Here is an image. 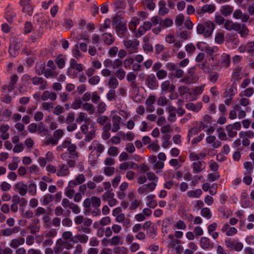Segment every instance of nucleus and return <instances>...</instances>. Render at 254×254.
Listing matches in <instances>:
<instances>
[{
	"mask_svg": "<svg viewBox=\"0 0 254 254\" xmlns=\"http://www.w3.org/2000/svg\"><path fill=\"white\" fill-rule=\"evenodd\" d=\"M67 148V153L70 154L71 159H77L78 157V153L76 151L77 147L75 144L71 143L70 141L65 140L62 144L57 148L58 151L61 152L64 149Z\"/></svg>",
	"mask_w": 254,
	"mask_h": 254,
	"instance_id": "f03ea898",
	"label": "nucleus"
},
{
	"mask_svg": "<svg viewBox=\"0 0 254 254\" xmlns=\"http://www.w3.org/2000/svg\"><path fill=\"white\" fill-rule=\"evenodd\" d=\"M109 86L113 89H115L119 85V82L116 78H111L108 82Z\"/></svg>",
	"mask_w": 254,
	"mask_h": 254,
	"instance_id": "c03bdc74",
	"label": "nucleus"
},
{
	"mask_svg": "<svg viewBox=\"0 0 254 254\" xmlns=\"http://www.w3.org/2000/svg\"><path fill=\"white\" fill-rule=\"evenodd\" d=\"M156 187V183L154 182H151L139 187L137 189V192L139 194L147 193L148 192L153 191L155 190Z\"/></svg>",
	"mask_w": 254,
	"mask_h": 254,
	"instance_id": "0eeeda50",
	"label": "nucleus"
},
{
	"mask_svg": "<svg viewBox=\"0 0 254 254\" xmlns=\"http://www.w3.org/2000/svg\"><path fill=\"white\" fill-rule=\"evenodd\" d=\"M200 214L202 216L208 219H210L212 216L210 210L207 207L202 208L201 210Z\"/></svg>",
	"mask_w": 254,
	"mask_h": 254,
	"instance_id": "a19ab883",
	"label": "nucleus"
},
{
	"mask_svg": "<svg viewBox=\"0 0 254 254\" xmlns=\"http://www.w3.org/2000/svg\"><path fill=\"white\" fill-rule=\"evenodd\" d=\"M115 29L118 35L121 37L125 36L127 30L125 23L121 26H118L117 27H115Z\"/></svg>",
	"mask_w": 254,
	"mask_h": 254,
	"instance_id": "bb28decb",
	"label": "nucleus"
},
{
	"mask_svg": "<svg viewBox=\"0 0 254 254\" xmlns=\"http://www.w3.org/2000/svg\"><path fill=\"white\" fill-rule=\"evenodd\" d=\"M37 130L42 136H47L49 132L48 129L46 128L45 126L42 122L38 124Z\"/></svg>",
	"mask_w": 254,
	"mask_h": 254,
	"instance_id": "c85d7f7f",
	"label": "nucleus"
},
{
	"mask_svg": "<svg viewBox=\"0 0 254 254\" xmlns=\"http://www.w3.org/2000/svg\"><path fill=\"white\" fill-rule=\"evenodd\" d=\"M205 168L204 161H197L192 164L193 172L194 173H198L202 171Z\"/></svg>",
	"mask_w": 254,
	"mask_h": 254,
	"instance_id": "412c9836",
	"label": "nucleus"
},
{
	"mask_svg": "<svg viewBox=\"0 0 254 254\" xmlns=\"http://www.w3.org/2000/svg\"><path fill=\"white\" fill-rule=\"evenodd\" d=\"M235 242L234 240L229 238L225 241V243L226 247L230 250H232L234 249Z\"/></svg>",
	"mask_w": 254,
	"mask_h": 254,
	"instance_id": "0e129e2a",
	"label": "nucleus"
},
{
	"mask_svg": "<svg viewBox=\"0 0 254 254\" xmlns=\"http://www.w3.org/2000/svg\"><path fill=\"white\" fill-rule=\"evenodd\" d=\"M66 242L63 241H58L56 244V246L54 249L55 253L59 254L64 249H66V246H65Z\"/></svg>",
	"mask_w": 254,
	"mask_h": 254,
	"instance_id": "7c9ffc66",
	"label": "nucleus"
},
{
	"mask_svg": "<svg viewBox=\"0 0 254 254\" xmlns=\"http://www.w3.org/2000/svg\"><path fill=\"white\" fill-rule=\"evenodd\" d=\"M89 149L93 150L95 151L96 153L97 154V156H100V154L103 153L105 150L104 146L100 143L97 140H94L91 145L89 147Z\"/></svg>",
	"mask_w": 254,
	"mask_h": 254,
	"instance_id": "9d476101",
	"label": "nucleus"
},
{
	"mask_svg": "<svg viewBox=\"0 0 254 254\" xmlns=\"http://www.w3.org/2000/svg\"><path fill=\"white\" fill-rule=\"evenodd\" d=\"M171 136L168 134H165L162 137L163 142L162 146L164 148H167L171 145L170 141Z\"/></svg>",
	"mask_w": 254,
	"mask_h": 254,
	"instance_id": "58836bf2",
	"label": "nucleus"
},
{
	"mask_svg": "<svg viewBox=\"0 0 254 254\" xmlns=\"http://www.w3.org/2000/svg\"><path fill=\"white\" fill-rule=\"evenodd\" d=\"M215 10V6L213 4H205L200 9L203 12L212 13Z\"/></svg>",
	"mask_w": 254,
	"mask_h": 254,
	"instance_id": "72a5a7b5",
	"label": "nucleus"
},
{
	"mask_svg": "<svg viewBox=\"0 0 254 254\" xmlns=\"http://www.w3.org/2000/svg\"><path fill=\"white\" fill-rule=\"evenodd\" d=\"M18 80V76L15 74L11 77L10 82L8 86V91L11 92L13 89H14V85Z\"/></svg>",
	"mask_w": 254,
	"mask_h": 254,
	"instance_id": "c9c22d12",
	"label": "nucleus"
},
{
	"mask_svg": "<svg viewBox=\"0 0 254 254\" xmlns=\"http://www.w3.org/2000/svg\"><path fill=\"white\" fill-rule=\"evenodd\" d=\"M76 229L77 231L79 233L90 234L91 232V229L90 228L84 226L83 225L77 227Z\"/></svg>",
	"mask_w": 254,
	"mask_h": 254,
	"instance_id": "3c124183",
	"label": "nucleus"
},
{
	"mask_svg": "<svg viewBox=\"0 0 254 254\" xmlns=\"http://www.w3.org/2000/svg\"><path fill=\"white\" fill-rule=\"evenodd\" d=\"M239 31L241 37H243L247 36L249 33V29L245 24L241 25V29Z\"/></svg>",
	"mask_w": 254,
	"mask_h": 254,
	"instance_id": "bf43d9fd",
	"label": "nucleus"
},
{
	"mask_svg": "<svg viewBox=\"0 0 254 254\" xmlns=\"http://www.w3.org/2000/svg\"><path fill=\"white\" fill-rule=\"evenodd\" d=\"M54 198V196L50 193L46 194L43 198V204L47 205L53 201Z\"/></svg>",
	"mask_w": 254,
	"mask_h": 254,
	"instance_id": "f704fd0d",
	"label": "nucleus"
},
{
	"mask_svg": "<svg viewBox=\"0 0 254 254\" xmlns=\"http://www.w3.org/2000/svg\"><path fill=\"white\" fill-rule=\"evenodd\" d=\"M33 25L30 21H26L24 24V32L25 34H28L33 31Z\"/></svg>",
	"mask_w": 254,
	"mask_h": 254,
	"instance_id": "ea45409f",
	"label": "nucleus"
},
{
	"mask_svg": "<svg viewBox=\"0 0 254 254\" xmlns=\"http://www.w3.org/2000/svg\"><path fill=\"white\" fill-rule=\"evenodd\" d=\"M19 4L22 7V11L26 13L29 16L32 15L33 6L30 2V0H20Z\"/></svg>",
	"mask_w": 254,
	"mask_h": 254,
	"instance_id": "6e6552de",
	"label": "nucleus"
},
{
	"mask_svg": "<svg viewBox=\"0 0 254 254\" xmlns=\"http://www.w3.org/2000/svg\"><path fill=\"white\" fill-rule=\"evenodd\" d=\"M16 15V13L13 8L10 7H7L6 8L5 18L8 23H11L15 18Z\"/></svg>",
	"mask_w": 254,
	"mask_h": 254,
	"instance_id": "f8f14e48",
	"label": "nucleus"
},
{
	"mask_svg": "<svg viewBox=\"0 0 254 254\" xmlns=\"http://www.w3.org/2000/svg\"><path fill=\"white\" fill-rule=\"evenodd\" d=\"M184 20V16L183 14H180L176 16L175 19V24L177 26H180L183 24Z\"/></svg>",
	"mask_w": 254,
	"mask_h": 254,
	"instance_id": "052dcab7",
	"label": "nucleus"
},
{
	"mask_svg": "<svg viewBox=\"0 0 254 254\" xmlns=\"http://www.w3.org/2000/svg\"><path fill=\"white\" fill-rule=\"evenodd\" d=\"M32 83L34 85H40L39 89L43 90L47 88V82L42 77H34L31 78Z\"/></svg>",
	"mask_w": 254,
	"mask_h": 254,
	"instance_id": "9b49d317",
	"label": "nucleus"
},
{
	"mask_svg": "<svg viewBox=\"0 0 254 254\" xmlns=\"http://www.w3.org/2000/svg\"><path fill=\"white\" fill-rule=\"evenodd\" d=\"M103 39L105 44L110 45L114 42V38L110 33H104L102 34Z\"/></svg>",
	"mask_w": 254,
	"mask_h": 254,
	"instance_id": "a878e982",
	"label": "nucleus"
},
{
	"mask_svg": "<svg viewBox=\"0 0 254 254\" xmlns=\"http://www.w3.org/2000/svg\"><path fill=\"white\" fill-rule=\"evenodd\" d=\"M22 46V42L20 39L12 37L10 41L8 52L10 57H15L19 54V50Z\"/></svg>",
	"mask_w": 254,
	"mask_h": 254,
	"instance_id": "20e7f679",
	"label": "nucleus"
},
{
	"mask_svg": "<svg viewBox=\"0 0 254 254\" xmlns=\"http://www.w3.org/2000/svg\"><path fill=\"white\" fill-rule=\"evenodd\" d=\"M149 38L150 37L148 35L143 38V48L144 51L147 52H151L153 50L152 46L149 43Z\"/></svg>",
	"mask_w": 254,
	"mask_h": 254,
	"instance_id": "5701e85b",
	"label": "nucleus"
},
{
	"mask_svg": "<svg viewBox=\"0 0 254 254\" xmlns=\"http://www.w3.org/2000/svg\"><path fill=\"white\" fill-rule=\"evenodd\" d=\"M203 91V86H197L195 87L191 91L189 92V94L194 95H199L201 94Z\"/></svg>",
	"mask_w": 254,
	"mask_h": 254,
	"instance_id": "6e6d98bb",
	"label": "nucleus"
},
{
	"mask_svg": "<svg viewBox=\"0 0 254 254\" xmlns=\"http://www.w3.org/2000/svg\"><path fill=\"white\" fill-rule=\"evenodd\" d=\"M214 29V23L208 21L203 23H199L197 26V33L199 34H202L205 37H210Z\"/></svg>",
	"mask_w": 254,
	"mask_h": 254,
	"instance_id": "7ed1b4c3",
	"label": "nucleus"
},
{
	"mask_svg": "<svg viewBox=\"0 0 254 254\" xmlns=\"http://www.w3.org/2000/svg\"><path fill=\"white\" fill-rule=\"evenodd\" d=\"M158 140L154 141L148 146V148L152 151H157L160 149V146L158 144Z\"/></svg>",
	"mask_w": 254,
	"mask_h": 254,
	"instance_id": "774afa93",
	"label": "nucleus"
},
{
	"mask_svg": "<svg viewBox=\"0 0 254 254\" xmlns=\"http://www.w3.org/2000/svg\"><path fill=\"white\" fill-rule=\"evenodd\" d=\"M226 129L228 132V135L230 137H234L237 135V132L233 131V129L232 128V127L231 126V125H228L226 127Z\"/></svg>",
	"mask_w": 254,
	"mask_h": 254,
	"instance_id": "680f3d73",
	"label": "nucleus"
},
{
	"mask_svg": "<svg viewBox=\"0 0 254 254\" xmlns=\"http://www.w3.org/2000/svg\"><path fill=\"white\" fill-rule=\"evenodd\" d=\"M116 92L114 89H110L107 94V98L110 101L115 100L116 99Z\"/></svg>",
	"mask_w": 254,
	"mask_h": 254,
	"instance_id": "603ef678",
	"label": "nucleus"
},
{
	"mask_svg": "<svg viewBox=\"0 0 254 254\" xmlns=\"http://www.w3.org/2000/svg\"><path fill=\"white\" fill-rule=\"evenodd\" d=\"M121 118L117 115H114L112 117L113 127L112 131L114 132H117L120 128V124L121 121Z\"/></svg>",
	"mask_w": 254,
	"mask_h": 254,
	"instance_id": "a211bd4d",
	"label": "nucleus"
},
{
	"mask_svg": "<svg viewBox=\"0 0 254 254\" xmlns=\"http://www.w3.org/2000/svg\"><path fill=\"white\" fill-rule=\"evenodd\" d=\"M189 197H199L202 194V191L200 189H196L194 190H189L187 193Z\"/></svg>",
	"mask_w": 254,
	"mask_h": 254,
	"instance_id": "2f4dec72",
	"label": "nucleus"
},
{
	"mask_svg": "<svg viewBox=\"0 0 254 254\" xmlns=\"http://www.w3.org/2000/svg\"><path fill=\"white\" fill-rule=\"evenodd\" d=\"M75 120V114L72 112L68 113L65 119V123L67 125L73 123Z\"/></svg>",
	"mask_w": 254,
	"mask_h": 254,
	"instance_id": "864d4df0",
	"label": "nucleus"
},
{
	"mask_svg": "<svg viewBox=\"0 0 254 254\" xmlns=\"http://www.w3.org/2000/svg\"><path fill=\"white\" fill-rule=\"evenodd\" d=\"M64 130L62 129H56L53 133L54 138L57 139V141L64 135Z\"/></svg>",
	"mask_w": 254,
	"mask_h": 254,
	"instance_id": "8fccbe9b",
	"label": "nucleus"
},
{
	"mask_svg": "<svg viewBox=\"0 0 254 254\" xmlns=\"http://www.w3.org/2000/svg\"><path fill=\"white\" fill-rule=\"evenodd\" d=\"M41 98L44 101H47L49 99L51 101H54L56 100L57 95L55 92L46 90L43 92Z\"/></svg>",
	"mask_w": 254,
	"mask_h": 254,
	"instance_id": "f3484780",
	"label": "nucleus"
},
{
	"mask_svg": "<svg viewBox=\"0 0 254 254\" xmlns=\"http://www.w3.org/2000/svg\"><path fill=\"white\" fill-rule=\"evenodd\" d=\"M161 89L163 92L172 93L175 91V86L170 84L168 80L164 81L161 84Z\"/></svg>",
	"mask_w": 254,
	"mask_h": 254,
	"instance_id": "aec40b11",
	"label": "nucleus"
},
{
	"mask_svg": "<svg viewBox=\"0 0 254 254\" xmlns=\"http://www.w3.org/2000/svg\"><path fill=\"white\" fill-rule=\"evenodd\" d=\"M224 27L227 30H234L238 31L241 29V24L237 22L234 23L232 21L227 20L224 24Z\"/></svg>",
	"mask_w": 254,
	"mask_h": 254,
	"instance_id": "6ab92c4d",
	"label": "nucleus"
},
{
	"mask_svg": "<svg viewBox=\"0 0 254 254\" xmlns=\"http://www.w3.org/2000/svg\"><path fill=\"white\" fill-rule=\"evenodd\" d=\"M200 245L201 248L204 250L213 248V246L210 244L209 239L205 237H202L200 239Z\"/></svg>",
	"mask_w": 254,
	"mask_h": 254,
	"instance_id": "b1692460",
	"label": "nucleus"
},
{
	"mask_svg": "<svg viewBox=\"0 0 254 254\" xmlns=\"http://www.w3.org/2000/svg\"><path fill=\"white\" fill-rule=\"evenodd\" d=\"M148 86L151 89H154L157 85L156 79L154 76H149L148 79Z\"/></svg>",
	"mask_w": 254,
	"mask_h": 254,
	"instance_id": "37998d69",
	"label": "nucleus"
},
{
	"mask_svg": "<svg viewBox=\"0 0 254 254\" xmlns=\"http://www.w3.org/2000/svg\"><path fill=\"white\" fill-rule=\"evenodd\" d=\"M56 66L55 64H42L36 66V72L38 75L44 74L46 78L56 76L58 73L55 71Z\"/></svg>",
	"mask_w": 254,
	"mask_h": 254,
	"instance_id": "f257e3e1",
	"label": "nucleus"
},
{
	"mask_svg": "<svg viewBox=\"0 0 254 254\" xmlns=\"http://www.w3.org/2000/svg\"><path fill=\"white\" fill-rule=\"evenodd\" d=\"M244 167L248 171L247 174L250 175L253 170V166L251 162H246L244 163Z\"/></svg>",
	"mask_w": 254,
	"mask_h": 254,
	"instance_id": "4d7b16f0",
	"label": "nucleus"
},
{
	"mask_svg": "<svg viewBox=\"0 0 254 254\" xmlns=\"http://www.w3.org/2000/svg\"><path fill=\"white\" fill-rule=\"evenodd\" d=\"M119 153L118 148L116 146H111L108 150V154L110 156H117Z\"/></svg>",
	"mask_w": 254,
	"mask_h": 254,
	"instance_id": "de8ad7c7",
	"label": "nucleus"
},
{
	"mask_svg": "<svg viewBox=\"0 0 254 254\" xmlns=\"http://www.w3.org/2000/svg\"><path fill=\"white\" fill-rule=\"evenodd\" d=\"M186 107L189 110H191L195 112H198L202 108V103L200 102L194 104L192 103H189L186 104Z\"/></svg>",
	"mask_w": 254,
	"mask_h": 254,
	"instance_id": "393cba45",
	"label": "nucleus"
},
{
	"mask_svg": "<svg viewBox=\"0 0 254 254\" xmlns=\"http://www.w3.org/2000/svg\"><path fill=\"white\" fill-rule=\"evenodd\" d=\"M25 243V239L22 237H18L12 240L10 242V246L13 249L17 248L19 246L22 245Z\"/></svg>",
	"mask_w": 254,
	"mask_h": 254,
	"instance_id": "4be33fe9",
	"label": "nucleus"
},
{
	"mask_svg": "<svg viewBox=\"0 0 254 254\" xmlns=\"http://www.w3.org/2000/svg\"><path fill=\"white\" fill-rule=\"evenodd\" d=\"M115 170L114 167H106L104 169V173L106 176H111L114 174Z\"/></svg>",
	"mask_w": 254,
	"mask_h": 254,
	"instance_id": "e2e57ef3",
	"label": "nucleus"
},
{
	"mask_svg": "<svg viewBox=\"0 0 254 254\" xmlns=\"http://www.w3.org/2000/svg\"><path fill=\"white\" fill-rule=\"evenodd\" d=\"M92 201V206L94 208H99L101 204V200L96 196H92L91 197Z\"/></svg>",
	"mask_w": 254,
	"mask_h": 254,
	"instance_id": "a18cd8bd",
	"label": "nucleus"
},
{
	"mask_svg": "<svg viewBox=\"0 0 254 254\" xmlns=\"http://www.w3.org/2000/svg\"><path fill=\"white\" fill-rule=\"evenodd\" d=\"M173 21L172 20L169 18H166L164 20L162 19L161 22H160V27L165 29L167 27H170L173 25Z\"/></svg>",
	"mask_w": 254,
	"mask_h": 254,
	"instance_id": "4c0bfd02",
	"label": "nucleus"
},
{
	"mask_svg": "<svg viewBox=\"0 0 254 254\" xmlns=\"http://www.w3.org/2000/svg\"><path fill=\"white\" fill-rule=\"evenodd\" d=\"M28 190L29 193L35 196L37 193V186L35 183H31L28 186Z\"/></svg>",
	"mask_w": 254,
	"mask_h": 254,
	"instance_id": "09e8293b",
	"label": "nucleus"
},
{
	"mask_svg": "<svg viewBox=\"0 0 254 254\" xmlns=\"http://www.w3.org/2000/svg\"><path fill=\"white\" fill-rule=\"evenodd\" d=\"M139 44V41L136 39L133 40H127L124 41V46L130 53H134L137 51Z\"/></svg>",
	"mask_w": 254,
	"mask_h": 254,
	"instance_id": "423d86ee",
	"label": "nucleus"
},
{
	"mask_svg": "<svg viewBox=\"0 0 254 254\" xmlns=\"http://www.w3.org/2000/svg\"><path fill=\"white\" fill-rule=\"evenodd\" d=\"M111 24V20L109 19H105L104 23L103 25H101L99 28V31L101 32L104 33L105 29L110 28Z\"/></svg>",
	"mask_w": 254,
	"mask_h": 254,
	"instance_id": "49530a36",
	"label": "nucleus"
},
{
	"mask_svg": "<svg viewBox=\"0 0 254 254\" xmlns=\"http://www.w3.org/2000/svg\"><path fill=\"white\" fill-rule=\"evenodd\" d=\"M69 174V170L67 165L60 164L57 170V175L58 177H65Z\"/></svg>",
	"mask_w": 254,
	"mask_h": 254,
	"instance_id": "ddd939ff",
	"label": "nucleus"
},
{
	"mask_svg": "<svg viewBox=\"0 0 254 254\" xmlns=\"http://www.w3.org/2000/svg\"><path fill=\"white\" fill-rule=\"evenodd\" d=\"M168 68L172 71V74L178 78L182 77L183 75V71L181 69H175L174 64H168Z\"/></svg>",
	"mask_w": 254,
	"mask_h": 254,
	"instance_id": "cd10ccee",
	"label": "nucleus"
},
{
	"mask_svg": "<svg viewBox=\"0 0 254 254\" xmlns=\"http://www.w3.org/2000/svg\"><path fill=\"white\" fill-rule=\"evenodd\" d=\"M177 35L183 40H186L190 37V32L187 30L180 29L177 32Z\"/></svg>",
	"mask_w": 254,
	"mask_h": 254,
	"instance_id": "473e14b6",
	"label": "nucleus"
},
{
	"mask_svg": "<svg viewBox=\"0 0 254 254\" xmlns=\"http://www.w3.org/2000/svg\"><path fill=\"white\" fill-rule=\"evenodd\" d=\"M143 2L149 10H152L154 9L155 4L153 2L152 0H143Z\"/></svg>",
	"mask_w": 254,
	"mask_h": 254,
	"instance_id": "13d9d810",
	"label": "nucleus"
},
{
	"mask_svg": "<svg viewBox=\"0 0 254 254\" xmlns=\"http://www.w3.org/2000/svg\"><path fill=\"white\" fill-rule=\"evenodd\" d=\"M233 10L232 6L227 5L222 6L221 8V12L224 16H227L231 14Z\"/></svg>",
	"mask_w": 254,
	"mask_h": 254,
	"instance_id": "c756f323",
	"label": "nucleus"
},
{
	"mask_svg": "<svg viewBox=\"0 0 254 254\" xmlns=\"http://www.w3.org/2000/svg\"><path fill=\"white\" fill-rule=\"evenodd\" d=\"M28 229L31 234H36L40 231V223L38 219H33L31 224L29 226Z\"/></svg>",
	"mask_w": 254,
	"mask_h": 254,
	"instance_id": "4468645a",
	"label": "nucleus"
},
{
	"mask_svg": "<svg viewBox=\"0 0 254 254\" xmlns=\"http://www.w3.org/2000/svg\"><path fill=\"white\" fill-rule=\"evenodd\" d=\"M124 24L123 22L121 21V19L119 16H115L112 21V24L113 26H115V27H117L118 26H121Z\"/></svg>",
	"mask_w": 254,
	"mask_h": 254,
	"instance_id": "69168bd1",
	"label": "nucleus"
},
{
	"mask_svg": "<svg viewBox=\"0 0 254 254\" xmlns=\"http://www.w3.org/2000/svg\"><path fill=\"white\" fill-rule=\"evenodd\" d=\"M54 104L52 102H43L42 104V109L44 110L50 111L54 108Z\"/></svg>",
	"mask_w": 254,
	"mask_h": 254,
	"instance_id": "338daca9",
	"label": "nucleus"
},
{
	"mask_svg": "<svg viewBox=\"0 0 254 254\" xmlns=\"http://www.w3.org/2000/svg\"><path fill=\"white\" fill-rule=\"evenodd\" d=\"M45 31V29L42 26H39L38 28L35 27L32 31V33L29 38L31 43H38L42 38Z\"/></svg>",
	"mask_w": 254,
	"mask_h": 254,
	"instance_id": "39448f33",
	"label": "nucleus"
},
{
	"mask_svg": "<svg viewBox=\"0 0 254 254\" xmlns=\"http://www.w3.org/2000/svg\"><path fill=\"white\" fill-rule=\"evenodd\" d=\"M242 70V67L239 66H237L234 69L232 75L231 81L233 82V86L234 85H236V82L238 81L242 78L241 76V71Z\"/></svg>",
	"mask_w": 254,
	"mask_h": 254,
	"instance_id": "2eb2a0df",
	"label": "nucleus"
},
{
	"mask_svg": "<svg viewBox=\"0 0 254 254\" xmlns=\"http://www.w3.org/2000/svg\"><path fill=\"white\" fill-rule=\"evenodd\" d=\"M82 70L83 67L81 64H70L68 68V73L69 75L75 76Z\"/></svg>",
	"mask_w": 254,
	"mask_h": 254,
	"instance_id": "dca6fc26",
	"label": "nucleus"
},
{
	"mask_svg": "<svg viewBox=\"0 0 254 254\" xmlns=\"http://www.w3.org/2000/svg\"><path fill=\"white\" fill-rule=\"evenodd\" d=\"M14 190L18 192L21 196H25L28 191V186L22 182H18L13 186Z\"/></svg>",
	"mask_w": 254,
	"mask_h": 254,
	"instance_id": "1a4fd4ad",
	"label": "nucleus"
},
{
	"mask_svg": "<svg viewBox=\"0 0 254 254\" xmlns=\"http://www.w3.org/2000/svg\"><path fill=\"white\" fill-rule=\"evenodd\" d=\"M97 123L100 126H104L107 122H109L110 119L107 116H101L97 119Z\"/></svg>",
	"mask_w": 254,
	"mask_h": 254,
	"instance_id": "79ce46f5",
	"label": "nucleus"
},
{
	"mask_svg": "<svg viewBox=\"0 0 254 254\" xmlns=\"http://www.w3.org/2000/svg\"><path fill=\"white\" fill-rule=\"evenodd\" d=\"M56 235L57 231L55 229H50L45 232V237L49 239H52Z\"/></svg>",
	"mask_w": 254,
	"mask_h": 254,
	"instance_id": "5fc2aeb1",
	"label": "nucleus"
},
{
	"mask_svg": "<svg viewBox=\"0 0 254 254\" xmlns=\"http://www.w3.org/2000/svg\"><path fill=\"white\" fill-rule=\"evenodd\" d=\"M82 108L83 110L89 112L90 114H93L95 112V108L91 103H85L83 104Z\"/></svg>",
	"mask_w": 254,
	"mask_h": 254,
	"instance_id": "e433bc0d",
	"label": "nucleus"
}]
</instances>
